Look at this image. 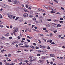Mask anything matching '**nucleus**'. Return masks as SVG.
<instances>
[{"instance_id":"f257e3e1","label":"nucleus","mask_w":65,"mask_h":65,"mask_svg":"<svg viewBox=\"0 0 65 65\" xmlns=\"http://www.w3.org/2000/svg\"><path fill=\"white\" fill-rule=\"evenodd\" d=\"M13 29H14L12 32H17L18 31V28L14 27L13 28Z\"/></svg>"},{"instance_id":"f03ea898","label":"nucleus","mask_w":65,"mask_h":65,"mask_svg":"<svg viewBox=\"0 0 65 65\" xmlns=\"http://www.w3.org/2000/svg\"><path fill=\"white\" fill-rule=\"evenodd\" d=\"M14 4H18L19 3V2L16 0H12Z\"/></svg>"},{"instance_id":"7ed1b4c3","label":"nucleus","mask_w":65,"mask_h":65,"mask_svg":"<svg viewBox=\"0 0 65 65\" xmlns=\"http://www.w3.org/2000/svg\"><path fill=\"white\" fill-rule=\"evenodd\" d=\"M39 47L40 48H42V49H44V48L46 47L44 45L42 46L41 45H40L39 46Z\"/></svg>"},{"instance_id":"20e7f679","label":"nucleus","mask_w":65,"mask_h":65,"mask_svg":"<svg viewBox=\"0 0 65 65\" xmlns=\"http://www.w3.org/2000/svg\"><path fill=\"white\" fill-rule=\"evenodd\" d=\"M23 16L24 17H25V18H27L28 17V14L27 13H25L23 15Z\"/></svg>"},{"instance_id":"39448f33","label":"nucleus","mask_w":65,"mask_h":65,"mask_svg":"<svg viewBox=\"0 0 65 65\" xmlns=\"http://www.w3.org/2000/svg\"><path fill=\"white\" fill-rule=\"evenodd\" d=\"M4 8H9V6L6 5H4Z\"/></svg>"},{"instance_id":"423d86ee","label":"nucleus","mask_w":65,"mask_h":65,"mask_svg":"<svg viewBox=\"0 0 65 65\" xmlns=\"http://www.w3.org/2000/svg\"><path fill=\"white\" fill-rule=\"evenodd\" d=\"M27 12L30 14H33V12L32 11H28Z\"/></svg>"},{"instance_id":"0eeeda50","label":"nucleus","mask_w":65,"mask_h":65,"mask_svg":"<svg viewBox=\"0 0 65 65\" xmlns=\"http://www.w3.org/2000/svg\"><path fill=\"white\" fill-rule=\"evenodd\" d=\"M32 58H31L29 60V61H30V62H32L33 61H35V59H34L33 60H32Z\"/></svg>"},{"instance_id":"6e6552de","label":"nucleus","mask_w":65,"mask_h":65,"mask_svg":"<svg viewBox=\"0 0 65 65\" xmlns=\"http://www.w3.org/2000/svg\"><path fill=\"white\" fill-rule=\"evenodd\" d=\"M41 59H45V58H47V57L46 56V57H43L42 56L41 58Z\"/></svg>"},{"instance_id":"1a4fd4ad","label":"nucleus","mask_w":65,"mask_h":65,"mask_svg":"<svg viewBox=\"0 0 65 65\" xmlns=\"http://www.w3.org/2000/svg\"><path fill=\"white\" fill-rule=\"evenodd\" d=\"M56 11V10H54L53 11H51L50 12L51 13H55V11Z\"/></svg>"},{"instance_id":"9d476101","label":"nucleus","mask_w":65,"mask_h":65,"mask_svg":"<svg viewBox=\"0 0 65 65\" xmlns=\"http://www.w3.org/2000/svg\"><path fill=\"white\" fill-rule=\"evenodd\" d=\"M50 56L53 57H55V55L54 54H52L50 55Z\"/></svg>"},{"instance_id":"9b49d317","label":"nucleus","mask_w":65,"mask_h":65,"mask_svg":"<svg viewBox=\"0 0 65 65\" xmlns=\"http://www.w3.org/2000/svg\"><path fill=\"white\" fill-rule=\"evenodd\" d=\"M61 26V24H58L57 25V26H56V27H60Z\"/></svg>"},{"instance_id":"f8f14e48","label":"nucleus","mask_w":65,"mask_h":65,"mask_svg":"<svg viewBox=\"0 0 65 65\" xmlns=\"http://www.w3.org/2000/svg\"><path fill=\"white\" fill-rule=\"evenodd\" d=\"M30 47L32 48V49H34L35 48V47L34 46H30Z\"/></svg>"},{"instance_id":"ddd939ff","label":"nucleus","mask_w":65,"mask_h":65,"mask_svg":"<svg viewBox=\"0 0 65 65\" xmlns=\"http://www.w3.org/2000/svg\"><path fill=\"white\" fill-rule=\"evenodd\" d=\"M4 51L5 52H6V50H5L4 49H3V50H2L1 51V53H3V51Z\"/></svg>"},{"instance_id":"4468645a","label":"nucleus","mask_w":65,"mask_h":65,"mask_svg":"<svg viewBox=\"0 0 65 65\" xmlns=\"http://www.w3.org/2000/svg\"><path fill=\"white\" fill-rule=\"evenodd\" d=\"M27 38H29V39H31V38H32V37H30L29 36H27Z\"/></svg>"},{"instance_id":"2eb2a0df","label":"nucleus","mask_w":65,"mask_h":65,"mask_svg":"<svg viewBox=\"0 0 65 65\" xmlns=\"http://www.w3.org/2000/svg\"><path fill=\"white\" fill-rule=\"evenodd\" d=\"M8 17L9 18H12V15H8Z\"/></svg>"},{"instance_id":"dca6fc26","label":"nucleus","mask_w":65,"mask_h":65,"mask_svg":"<svg viewBox=\"0 0 65 65\" xmlns=\"http://www.w3.org/2000/svg\"><path fill=\"white\" fill-rule=\"evenodd\" d=\"M39 11H43V10L42 9H38Z\"/></svg>"},{"instance_id":"f3484780","label":"nucleus","mask_w":65,"mask_h":65,"mask_svg":"<svg viewBox=\"0 0 65 65\" xmlns=\"http://www.w3.org/2000/svg\"><path fill=\"white\" fill-rule=\"evenodd\" d=\"M5 65H10V64H9V63H8V62H6Z\"/></svg>"},{"instance_id":"a211bd4d","label":"nucleus","mask_w":65,"mask_h":65,"mask_svg":"<svg viewBox=\"0 0 65 65\" xmlns=\"http://www.w3.org/2000/svg\"><path fill=\"white\" fill-rule=\"evenodd\" d=\"M20 22H23V19H21L20 20H19Z\"/></svg>"},{"instance_id":"6ab92c4d","label":"nucleus","mask_w":65,"mask_h":65,"mask_svg":"<svg viewBox=\"0 0 65 65\" xmlns=\"http://www.w3.org/2000/svg\"><path fill=\"white\" fill-rule=\"evenodd\" d=\"M39 62H40V63H43V62H42V60H39Z\"/></svg>"},{"instance_id":"aec40b11","label":"nucleus","mask_w":65,"mask_h":65,"mask_svg":"<svg viewBox=\"0 0 65 65\" xmlns=\"http://www.w3.org/2000/svg\"><path fill=\"white\" fill-rule=\"evenodd\" d=\"M32 20H34V21H36V18H32Z\"/></svg>"},{"instance_id":"412c9836","label":"nucleus","mask_w":65,"mask_h":65,"mask_svg":"<svg viewBox=\"0 0 65 65\" xmlns=\"http://www.w3.org/2000/svg\"><path fill=\"white\" fill-rule=\"evenodd\" d=\"M58 21L57 20H54L53 21L54 22H58Z\"/></svg>"},{"instance_id":"4be33fe9","label":"nucleus","mask_w":65,"mask_h":65,"mask_svg":"<svg viewBox=\"0 0 65 65\" xmlns=\"http://www.w3.org/2000/svg\"><path fill=\"white\" fill-rule=\"evenodd\" d=\"M14 41V42L15 43H18V41Z\"/></svg>"},{"instance_id":"5701e85b","label":"nucleus","mask_w":65,"mask_h":65,"mask_svg":"<svg viewBox=\"0 0 65 65\" xmlns=\"http://www.w3.org/2000/svg\"><path fill=\"white\" fill-rule=\"evenodd\" d=\"M12 18H13V19H14L15 18V16H13V15L12 16Z\"/></svg>"},{"instance_id":"b1692460","label":"nucleus","mask_w":65,"mask_h":65,"mask_svg":"<svg viewBox=\"0 0 65 65\" xmlns=\"http://www.w3.org/2000/svg\"><path fill=\"white\" fill-rule=\"evenodd\" d=\"M11 54H9L8 55V57H11Z\"/></svg>"},{"instance_id":"393cba45","label":"nucleus","mask_w":65,"mask_h":65,"mask_svg":"<svg viewBox=\"0 0 65 65\" xmlns=\"http://www.w3.org/2000/svg\"><path fill=\"white\" fill-rule=\"evenodd\" d=\"M54 1L56 3H58L57 0H54Z\"/></svg>"},{"instance_id":"a878e982","label":"nucleus","mask_w":65,"mask_h":65,"mask_svg":"<svg viewBox=\"0 0 65 65\" xmlns=\"http://www.w3.org/2000/svg\"><path fill=\"white\" fill-rule=\"evenodd\" d=\"M18 60L19 61H22V59H21V58H20L18 59Z\"/></svg>"},{"instance_id":"bb28decb","label":"nucleus","mask_w":65,"mask_h":65,"mask_svg":"<svg viewBox=\"0 0 65 65\" xmlns=\"http://www.w3.org/2000/svg\"><path fill=\"white\" fill-rule=\"evenodd\" d=\"M46 62H47V64H49L50 63V62L48 61V60H46Z\"/></svg>"},{"instance_id":"cd10ccee","label":"nucleus","mask_w":65,"mask_h":65,"mask_svg":"<svg viewBox=\"0 0 65 65\" xmlns=\"http://www.w3.org/2000/svg\"><path fill=\"white\" fill-rule=\"evenodd\" d=\"M3 18V17L2 16V15L0 14V19H2Z\"/></svg>"},{"instance_id":"c85d7f7f","label":"nucleus","mask_w":65,"mask_h":65,"mask_svg":"<svg viewBox=\"0 0 65 65\" xmlns=\"http://www.w3.org/2000/svg\"><path fill=\"white\" fill-rule=\"evenodd\" d=\"M27 43H28V42H26L24 43V44H25V45H26V44H27Z\"/></svg>"},{"instance_id":"c756f323","label":"nucleus","mask_w":65,"mask_h":65,"mask_svg":"<svg viewBox=\"0 0 65 65\" xmlns=\"http://www.w3.org/2000/svg\"><path fill=\"white\" fill-rule=\"evenodd\" d=\"M53 32L54 33H56L57 32V30H53Z\"/></svg>"},{"instance_id":"7c9ffc66","label":"nucleus","mask_w":65,"mask_h":65,"mask_svg":"<svg viewBox=\"0 0 65 65\" xmlns=\"http://www.w3.org/2000/svg\"><path fill=\"white\" fill-rule=\"evenodd\" d=\"M53 35V34H52L51 33L50 34V37H52Z\"/></svg>"},{"instance_id":"2f4dec72","label":"nucleus","mask_w":65,"mask_h":65,"mask_svg":"<svg viewBox=\"0 0 65 65\" xmlns=\"http://www.w3.org/2000/svg\"><path fill=\"white\" fill-rule=\"evenodd\" d=\"M18 19H19V17H17L15 19V20L17 21V20H18Z\"/></svg>"},{"instance_id":"473e14b6","label":"nucleus","mask_w":65,"mask_h":65,"mask_svg":"<svg viewBox=\"0 0 65 65\" xmlns=\"http://www.w3.org/2000/svg\"><path fill=\"white\" fill-rule=\"evenodd\" d=\"M13 33L14 35H15V36H17V34H16L15 33V32H12Z\"/></svg>"},{"instance_id":"72a5a7b5","label":"nucleus","mask_w":65,"mask_h":65,"mask_svg":"<svg viewBox=\"0 0 65 65\" xmlns=\"http://www.w3.org/2000/svg\"><path fill=\"white\" fill-rule=\"evenodd\" d=\"M53 10H56V9H52L51 10H52V11H53Z\"/></svg>"},{"instance_id":"f704fd0d","label":"nucleus","mask_w":65,"mask_h":65,"mask_svg":"<svg viewBox=\"0 0 65 65\" xmlns=\"http://www.w3.org/2000/svg\"><path fill=\"white\" fill-rule=\"evenodd\" d=\"M47 21H52V20H51V19H48L47 20Z\"/></svg>"},{"instance_id":"c9c22d12","label":"nucleus","mask_w":65,"mask_h":65,"mask_svg":"<svg viewBox=\"0 0 65 65\" xmlns=\"http://www.w3.org/2000/svg\"><path fill=\"white\" fill-rule=\"evenodd\" d=\"M63 19L62 18H60V20L61 21H63Z\"/></svg>"},{"instance_id":"e433bc0d","label":"nucleus","mask_w":65,"mask_h":65,"mask_svg":"<svg viewBox=\"0 0 65 65\" xmlns=\"http://www.w3.org/2000/svg\"><path fill=\"white\" fill-rule=\"evenodd\" d=\"M32 44H33V45H35V46L36 45V43H32Z\"/></svg>"},{"instance_id":"4c0bfd02","label":"nucleus","mask_w":65,"mask_h":65,"mask_svg":"<svg viewBox=\"0 0 65 65\" xmlns=\"http://www.w3.org/2000/svg\"><path fill=\"white\" fill-rule=\"evenodd\" d=\"M61 9H62V10H64V8H63L62 7H61L60 8Z\"/></svg>"},{"instance_id":"58836bf2","label":"nucleus","mask_w":65,"mask_h":65,"mask_svg":"<svg viewBox=\"0 0 65 65\" xmlns=\"http://www.w3.org/2000/svg\"><path fill=\"white\" fill-rule=\"evenodd\" d=\"M39 48L37 46L36 47V50L37 49H39Z\"/></svg>"},{"instance_id":"ea45409f","label":"nucleus","mask_w":65,"mask_h":65,"mask_svg":"<svg viewBox=\"0 0 65 65\" xmlns=\"http://www.w3.org/2000/svg\"><path fill=\"white\" fill-rule=\"evenodd\" d=\"M51 44L53 45L55 44V42H53L51 43Z\"/></svg>"},{"instance_id":"a19ab883","label":"nucleus","mask_w":65,"mask_h":65,"mask_svg":"<svg viewBox=\"0 0 65 65\" xmlns=\"http://www.w3.org/2000/svg\"><path fill=\"white\" fill-rule=\"evenodd\" d=\"M27 41L28 42H30V41L29 39H27Z\"/></svg>"},{"instance_id":"79ce46f5","label":"nucleus","mask_w":65,"mask_h":65,"mask_svg":"<svg viewBox=\"0 0 65 65\" xmlns=\"http://www.w3.org/2000/svg\"><path fill=\"white\" fill-rule=\"evenodd\" d=\"M25 46L26 47H29V45H26Z\"/></svg>"},{"instance_id":"37998d69","label":"nucleus","mask_w":65,"mask_h":65,"mask_svg":"<svg viewBox=\"0 0 65 65\" xmlns=\"http://www.w3.org/2000/svg\"><path fill=\"white\" fill-rule=\"evenodd\" d=\"M17 38H18L19 39H21V37L20 36L17 37Z\"/></svg>"},{"instance_id":"c03bdc74","label":"nucleus","mask_w":65,"mask_h":65,"mask_svg":"<svg viewBox=\"0 0 65 65\" xmlns=\"http://www.w3.org/2000/svg\"><path fill=\"white\" fill-rule=\"evenodd\" d=\"M23 64V63L22 62H20L19 63V65H21L22 64Z\"/></svg>"},{"instance_id":"a18cd8bd","label":"nucleus","mask_w":65,"mask_h":65,"mask_svg":"<svg viewBox=\"0 0 65 65\" xmlns=\"http://www.w3.org/2000/svg\"><path fill=\"white\" fill-rule=\"evenodd\" d=\"M22 40H25V38H23L22 39Z\"/></svg>"},{"instance_id":"49530a36","label":"nucleus","mask_w":65,"mask_h":65,"mask_svg":"<svg viewBox=\"0 0 65 65\" xmlns=\"http://www.w3.org/2000/svg\"><path fill=\"white\" fill-rule=\"evenodd\" d=\"M23 45V44L21 43V44H19V45Z\"/></svg>"},{"instance_id":"de8ad7c7","label":"nucleus","mask_w":65,"mask_h":65,"mask_svg":"<svg viewBox=\"0 0 65 65\" xmlns=\"http://www.w3.org/2000/svg\"><path fill=\"white\" fill-rule=\"evenodd\" d=\"M40 50H36V51H37V52H41V51H40Z\"/></svg>"},{"instance_id":"09e8293b","label":"nucleus","mask_w":65,"mask_h":65,"mask_svg":"<svg viewBox=\"0 0 65 65\" xmlns=\"http://www.w3.org/2000/svg\"><path fill=\"white\" fill-rule=\"evenodd\" d=\"M14 65V63H12V64H11L10 65Z\"/></svg>"},{"instance_id":"8fccbe9b","label":"nucleus","mask_w":65,"mask_h":65,"mask_svg":"<svg viewBox=\"0 0 65 65\" xmlns=\"http://www.w3.org/2000/svg\"><path fill=\"white\" fill-rule=\"evenodd\" d=\"M37 56H40V54H37Z\"/></svg>"},{"instance_id":"3c124183","label":"nucleus","mask_w":65,"mask_h":65,"mask_svg":"<svg viewBox=\"0 0 65 65\" xmlns=\"http://www.w3.org/2000/svg\"><path fill=\"white\" fill-rule=\"evenodd\" d=\"M9 39H12V37H9Z\"/></svg>"},{"instance_id":"603ef678","label":"nucleus","mask_w":65,"mask_h":65,"mask_svg":"<svg viewBox=\"0 0 65 65\" xmlns=\"http://www.w3.org/2000/svg\"><path fill=\"white\" fill-rule=\"evenodd\" d=\"M22 7H25V6H24V5L23 4L22 5Z\"/></svg>"},{"instance_id":"864d4df0","label":"nucleus","mask_w":65,"mask_h":65,"mask_svg":"<svg viewBox=\"0 0 65 65\" xmlns=\"http://www.w3.org/2000/svg\"><path fill=\"white\" fill-rule=\"evenodd\" d=\"M59 23H63V21H59Z\"/></svg>"},{"instance_id":"5fc2aeb1","label":"nucleus","mask_w":65,"mask_h":65,"mask_svg":"<svg viewBox=\"0 0 65 65\" xmlns=\"http://www.w3.org/2000/svg\"><path fill=\"white\" fill-rule=\"evenodd\" d=\"M47 49H48V50H50V47H49V46H48L47 47Z\"/></svg>"},{"instance_id":"6e6d98bb","label":"nucleus","mask_w":65,"mask_h":65,"mask_svg":"<svg viewBox=\"0 0 65 65\" xmlns=\"http://www.w3.org/2000/svg\"><path fill=\"white\" fill-rule=\"evenodd\" d=\"M24 51H25V52H27L28 51V50H26V49H24Z\"/></svg>"},{"instance_id":"4d7b16f0","label":"nucleus","mask_w":65,"mask_h":65,"mask_svg":"<svg viewBox=\"0 0 65 65\" xmlns=\"http://www.w3.org/2000/svg\"><path fill=\"white\" fill-rule=\"evenodd\" d=\"M4 26L2 25H0V27H1V28H3V27Z\"/></svg>"},{"instance_id":"13d9d810","label":"nucleus","mask_w":65,"mask_h":65,"mask_svg":"<svg viewBox=\"0 0 65 65\" xmlns=\"http://www.w3.org/2000/svg\"><path fill=\"white\" fill-rule=\"evenodd\" d=\"M10 28H12V25H10Z\"/></svg>"},{"instance_id":"bf43d9fd","label":"nucleus","mask_w":65,"mask_h":65,"mask_svg":"<svg viewBox=\"0 0 65 65\" xmlns=\"http://www.w3.org/2000/svg\"><path fill=\"white\" fill-rule=\"evenodd\" d=\"M26 8H28V5H26Z\"/></svg>"},{"instance_id":"052dcab7","label":"nucleus","mask_w":65,"mask_h":65,"mask_svg":"<svg viewBox=\"0 0 65 65\" xmlns=\"http://www.w3.org/2000/svg\"><path fill=\"white\" fill-rule=\"evenodd\" d=\"M29 17H30V18H32V17H33V15H29Z\"/></svg>"},{"instance_id":"680f3d73","label":"nucleus","mask_w":65,"mask_h":65,"mask_svg":"<svg viewBox=\"0 0 65 65\" xmlns=\"http://www.w3.org/2000/svg\"><path fill=\"white\" fill-rule=\"evenodd\" d=\"M14 43H14V42H12V45H14Z\"/></svg>"},{"instance_id":"e2e57ef3","label":"nucleus","mask_w":65,"mask_h":65,"mask_svg":"<svg viewBox=\"0 0 65 65\" xmlns=\"http://www.w3.org/2000/svg\"><path fill=\"white\" fill-rule=\"evenodd\" d=\"M6 27L7 28H8V29L9 28V27L8 26H6Z\"/></svg>"},{"instance_id":"0e129e2a","label":"nucleus","mask_w":65,"mask_h":65,"mask_svg":"<svg viewBox=\"0 0 65 65\" xmlns=\"http://www.w3.org/2000/svg\"><path fill=\"white\" fill-rule=\"evenodd\" d=\"M8 2H11V0H8Z\"/></svg>"},{"instance_id":"69168bd1","label":"nucleus","mask_w":65,"mask_h":65,"mask_svg":"<svg viewBox=\"0 0 65 65\" xmlns=\"http://www.w3.org/2000/svg\"><path fill=\"white\" fill-rule=\"evenodd\" d=\"M49 42H50V43H51V42H52V40H50L49 41Z\"/></svg>"},{"instance_id":"338daca9","label":"nucleus","mask_w":65,"mask_h":65,"mask_svg":"<svg viewBox=\"0 0 65 65\" xmlns=\"http://www.w3.org/2000/svg\"><path fill=\"white\" fill-rule=\"evenodd\" d=\"M28 31V29H26L25 30V32H27V31Z\"/></svg>"},{"instance_id":"774afa93","label":"nucleus","mask_w":65,"mask_h":65,"mask_svg":"<svg viewBox=\"0 0 65 65\" xmlns=\"http://www.w3.org/2000/svg\"><path fill=\"white\" fill-rule=\"evenodd\" d=\"M50 64H53V62H50Z\"/></svg>"}]
</instances>
